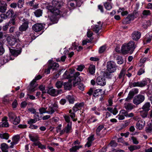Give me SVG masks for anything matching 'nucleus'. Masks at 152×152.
<instances>
[{
  "label": "nucleus",
  "mask_w": 152,
  "mask_h": 152,
  "mask_svg": "<svg viewBox=\"0 0 152 152\" xmlns=\"http://www.w3.org/2000/svg\"><path fill=\"white\" fill-rule=\"evenodd\" d=\"M124 107L127 110H130L134 109L135 106L130 103L125 104Z\"/></svg>",
  "instance_id": "22"
},
{
  "label": "nucleus",
  "mask_w": 152,
  "mask_h": 152,
  "mask_svg": "<svg viewBox=\"0 0 152 152\" xmlns=\"http://www.w3.org/2000/svg\"><path fill=\"white\" fill-rule=\"evenodd\" d=\"M8 117L10 121L14 120V119L15 118L16 116L15 114L12 112H10L8 113Z\"/></svg>",
  "instance_id": "34"
},
{
  "label": "nucleus",
  "mask_w": 152,
  "mask_h": 152,
  "mask_svg": "<svg viewBox=\"0 0 152 152\" xmlns=\"http://www.w3.org/2000/svg\"><path fill=\"white\" fill-rule=\"evenodd\" d=\"M40 114H42L45 113H47L46 108L42 107L39 109Z\"/></svg>",
  "instance_id": "52"
},
{
  "label": "nucleus",
  "mask_w": 152,
  "mask_h": 152,
  "mask_svg": "<svg viewBox=\"0 0 152 152\" xmlns=\"http://www.w3.org/2000/svg\"><path fill=\"white\" fill-rule=\"evenodd\" d=\"M4 51L2 43L0 42V55H2Z\"/></svg>",
  "instance_id": "50"
},
{
  "label": "nucleus",
  "mask_w": 152,
  "mask_h": 152,
  "mask_svg": "<svg viewBox=\"0 0 152 152\" xmlns=\"http://www.w3.org/2000/svg\"><path fill=\"white\" fill-rule=\"evenodd\" d=\"M42 77V76L40 75H38L31 82L30 85L28 87V89L30 92H33L36 90V88L37 86L35 84L36 81L41 79Z\"/></svg>",
  "instance_id": "2"
},
{
  "label": "nucleus",
  "mask_w": 152,
  "mask_h": 152,
  "mask_svg": "<svg viewBox=\"0 0 152 152\" xmlns=\"http://www.w3.org/2000/svg\"><path fill=\"white\" fill-rule=\"evenodd\" d=\"M117 117H118L119 120H122L125 118V117L122 114H121L120 113L117 116Z\"/></svg>",
  "instance_id": "61"
},
{
  "label": "nucleus",
  "mask_w": 152,
  "mask_h": 152,
  "mask_svg": "<svg viewBox=\"0 0 152 152\" xmlns=\"http://www.w3.org/2000/svg\"><path fill=\"white\" fill-rule=\"evenodd\" d=\"M28 27V23L26 21L23 23L19 28V30L21 31H25Z\"/></svg>",
  "instance_id": "19"
},
{
  "label": "nucleus",
  "mask_w": 152,
  "mask_h": 152,
  "mask_svg": "<svg viewBox=\"0 0 152 152\" xmlns=\"http://www.w3.org/2000/svg\"><path fill=\"white\" fill-rule=\"evenodd\" d=\"M48 9L52 13L56 16L60 14L59 10L56 8L53 7H48Z\"/></svg>",
  "instance_id": "14"
},
{
  "label": "nucleus",
  "mask_w": 152,
  "mask_h": 152,
  "mask_svg": "<svg viewBox=\"0 0 152 152\" xmlns=\"http://www.w3.org/2000/svg\"><path fill=\"white\" fill-rule=\"evenodd\" d=\"M96 83L97 85L103 86L105 85L106 79L102 76L98 77L96 80Z\"/></svg>",
  "instance_id": "7"
},
{
  "label": "nucleus",
  "mask_w": 152,
  "mask_h": 152,
  "mask_svg": "<svg viewBox=\"0 0 152 152\" xmlns=\"http://www.w3.org/2000/svg\"><path fill=\"white\" fill-rule=\"evenodd\" d=\"M7 40L9 45L13 46L16 42V39L13 36H11L7 37Z\"/></svg>",
  "instance_id": "10"
},
{
  "label": "nucleus",
  "mask_w": 152,
  "mask_h": 152,
  "mask_svg": "<svg viewBox=\"0 0 152 152\" xmlns=\"http://www.w3.org/2000/svg\"><path fill=\"white\" fill-rule=\"evenodd\" d=\"M146 131L147 133H151L152 131V124L149 123L148 124L146 128Z\"/></svg>",
  "instance_id": "36"
},
{
  "label": "nucleus",
  "mask_w": 152,
  "mask_h": 152,
  "mask_svg": "<svg viewBox=\"0 0 152 152\" xmlns=\"http://www.w3.org/2000/svg\"><path fill=\"white\" fill-rule=\"evenodd\" d=\"M7 4L4 1L0 3V12L4 13L7 10Z\"/></svg>",
  "instance_id": "17"
},
{
  "label": "nucleus",
  "mask_w": 152,
  "mask_h": 152,
  "mask_svg": "<svg viewBox=\"0 0 152 152\" xmlns=\"http://www.w3.org/2000/svg\"><path fill=\"white\" fill-rule=\"evenodd\" d=\"M98 25H96L93 26L92 28V30L96 33H97L99 30L101 29L102 25L100 21L98 22L97 23Z\"/></svg>",
  "instance_id": "16"
},
{
  "label": "nucleus",
  "mask_w": 152,
  "mask_h": 152,
  "mask_svg": "<svg viewBox=\"0 0 152 152\" xmlns=\"http://www.w3.org/2000/svg\"><path fill=\"white\" fill-rule=\"evenodd\" d=\"M144 66H143V68H141L138 71L137 75H140L143 73H144L145 72V69L144 68Z\"/></svg>",
  "instance_id": "47"
},
{
  "label": "nucleus",
  "mask_w": 152,
  "mask_h": 152,
  "mask_svg": "<svg viewBox=\"0 0 152 152\" xmlns=\"http://www.w3.org/2000/svg\"><path fill=\"white\" fill-rule=\"evenodd\" d=\"M104 5L105 8L107 10H110L112 8L111 5L110 3L107 2L104 4Z\"/></svg>",
  "instance_id": "45"
},
{
  "label": "nucleus",
  "mask_w": 152,
  "mask_h": 152,
  "mask_svg": "<svg viewBox=\"0 0 152 152\" xmlns=\"http://www.w3.org/2000/svg\"><path fill=\"white\" fill-rule=\"evenodd\" d=\"M72 123H68L66 126L65 128L64 131L66 133H69L70 132L71 130Z\"/></svg>",
  "instance_id": "24"
},
{
  "label": "nucleus",
  "mask_w": 152,
  "mask_h": 152,
  "mask_svg": "<svg viewBox=\"0 0 152 152\" xmlns=\"http://www.w3.org/2000/svg\"><path fill=\"white\" fill-rule=\"evenodd\" d=\"M110 145L111 147H115L117 145V143L114 141H112L110 143Z\"/></svg>",
  "instance_id": "64"
},
{
  "label": "nucleus",
  "mask_w": 152,
  "mask_h": 152,
  "mask_svg": "<svg viewBox=\"0 0 152 152\" xmlns=\"http://www.w3.org/2000/svg\"><path fill=\"white\" fill-rule=\"evenodd\" d=\"M104 128V126L103 125H101L99 126L97 128L96 134L97 136L99 137H104V135L102 134L100 132V131Z\"/></svg>",
  "instance_id": "15"
},
{
  "label": "nucleus",
  "mask_w": 152,
  "mask_h": 152,
  "mask_svg": "<svg viewBox=\"0 0 152 152\" xmlns=\"http://www.w3.org/2000/svg\"><path fill=\"white\" fill-rule=\"evenodd\" d=\"M138 89L137 88H134L132 89L131 90L128 94V96L126 100L127 99H132L134 95L137 94L138 92Z\"/></svg>",
  "instance_id": "11"
},
{
  "label": "nucleus",
  "mask_w": 152,
  "mask_h": 152,
  "mask_svg": "<svg viewBox=\"0 0 152 152\" xmlns=\"http://www.w3.org/2000/svg\"><path fill=\"white\" fill-rule=\"evenodd\" d=\"M145 99V97L144 95L138 94L134 98L133 102L134 104L137 105L143 102Z\"/></svg>",
  "instance_id": "3"
},
{
  "label": "nucleus",
  "mask_w": 152,
  "mask_h": 152,
  "mask_svg": "<svg viewBox=\"0 0 152 152\" xmlns=\"http://www.w3.org/2000/svg\"><path fill=\"white\" fill-rule=\"evenodd\" d=\"M116 60H117V63L118 64H121L123 63L124 61L122 59L121 57L118 56L116 57Z\"/></svg>",
  "instance_id": "42"
},
{
  "label": "nucleus",
  "mask_w": 152,
  "mask_h": 152,
  "mask_svg": "<svg viewBox=\"0 0 152 152\" xmlns=\"http://www.w3.org/2000/svg\"><path fill=\"white\" fill-rule=\"evenodd\" d=\"M71 82L64 83V88L66 90H70L72 87V85Z\"/></svg>",
  "instance_id": "29"
},
{
  "label": "nucleus",
  "mask_w": 152,
  "mask_h": 152,
  "mask_svg": "<svg viewBox=\"0 0 152 152\" xmlns=\"http://www.w3.org/2000/svg\"><path fill=\"white\" fill-rule=\"evenodd\" d=\"M147 83L146 81L142 80L141 81L131 83H130L129 85L131 88L135 87H142L145 86Z\"/></svg>",
  "instance_id": "5"
},
{
  "label": "nucleus",
  "mask_w": 152,
  "mask_h": 152,
  "mask_svg": "<svg viewBox=\"0 0 152 152\" xmlns=\"http://www.w3.org/2000/svg\"><path fill=\"white\" fill-rule=\"evenodd\" d=\"M120 113L121 114H122L124 117L126 116V117L127 112L125 110H121L120 111Z\"/></svg>",
  "instance_id": "60"
},
{
  "label": "nucleus",
  "mask_w": 152,
  "mask_h": 152,
  "mask_svg": "<svg viewBox=\"0 0 152 152\" xmlns=\"http://www.w3.org/2000/svg\"><path fill=\"white\" fill-rule=\"evenodd\" d=\"M9 135L8 133H0V138L2 139L8 140L9 138Z\"/></svg>",
  "instance_id": "33"
},
{
  "label": "nucleus",
  "mask_w": 152,
  "mask_h": 152,
  "mask_svg": "<svg viewBox=\"0 0 152 152\" xmlns=\"http://www.w3.org/2000/svg\"><path fill=\"white\" fill-rule=\"evenodd\" d=\"M34 144L36 146H37L38 147L41 149H46V146L45 145H42L39 142H35L34 143Z\"/></svg>",
  "instance_id": "30"
},
{
  "label": "nucleus",
  "mask_w": 152,
  "mask_h": 152,
  "mask_svg": "<svg viewBox=\"0 0 152 152\" xmlns=\"http://www.w3.org/2000/svg\"><path fill=\"white\" fill-rule=\"evenodd\" d=\"M70 116L71 118H72V120L73 121H75L77 120V119H75V113L73 112L72 113H71L70 114Z\"/></svg>",
  "instance_id": "63"
},
{
  "label": "nucleus",
  "mask_w": 152,
  "mask_h": 152,
  "mask_svg": "<svg viewBox=\"0 0 152 152\" xmlns=\"http://www.w3.org/2000/svg\"><path fill=\"white\" fill-rule=\"evenodd\" d=\"M145 124V121L142 119H139L136 123V127L138 130H142L144 128Z\"/></svg>",
  "instance_id": "9"
},
{
  "label": "nucleus",
  "mask_w": 152,
  "mask_h": 152,
  "mask_svg": "<svg viewBox=\"0 0 152 152\" xmlns=\"http://www.w3.org/2000/svg\"><path fill=\"white\" fill-rule=\"evenodd\" d=\"M64 118L65 121L68 123H72V122L70 121V118L69 116L65 115L64 116Z\"/></svg>",
  "instance_id": "58"
},
{
  "label": "nucleus",
  "mask_w": 152,
  "mask_h": 152,
  "mask_svg": "<svg viewBox=\"0 0 152 152\" xmlns=\"http://www.w3.org/2000/svg\"><path fill=\"white\" fill-rule=\"evenodd\" d=\"M140 148L141 146L140 145H132L129 147L128 149L130 151L132 152L134 150L139 149Z\"/></svg>",
  "instance_id": "26"
},
{
  "label": "nucleus",
  "mask_w": 152,
  "mask_h": 152,
  "mask_svg": "<svg viewBox=\"0 0 152 152\" xmlns=\"http://www.w3.org/2000/svg\"><path fill=\"white\" fill-rule=\"evenodd\" d=\"M130 19L128 18L127 16L126 18H125L123 21V23L124 24H127L129 23L130 21Z\"/></svg>",
  "instance_id": "56"
},
{
  "label": "nucleus",
  "mask_w": 152,
  "mask_h": 152,
  "mask_svg": "<svg viewBox=\"0 0 152 152\" xmlns=\"http://www.w3.org/2000/svg\"><path fill=\"white\" fill-rule=\"evenodd\" d=\"M20 119L19 116L16 117L12 121H11L12 122L13 124L15 125H17L19 124L20 122Z\"/></svg>",
  "instance_id": "39"
},
{
  "label": "nucleus",
  "mask_w": 152,
  "mask_h": 152,
  "mask_svg": "<svg viewBox=\"0 0 152 152\" xmlns=\"http://www.w3.org/2000/svg\"><path fill=\"white\" fill-rule=\"evenodd\" d=\"M20 136L19 135H16L14 136L12 138V140L17 144L19 140Z\"/></svg>",
  "instance_id": "40"
},
{
  "label": "nucleus",
  "mask_w": 152,
  "mask_h": 152,
  "mask_svg": "<svg viewBox=\"0 0 152 152\" xmlns=\"http://www.w3.org/2000/svg\"><path fill=\"white\" fill-rule=\"evenodd\" d=\"M0 19H2V21L3 20H5L8 18L5 14H2L0 15Z\"/></svg>",
  "instance_id": "59"
},
{
  "label": "nucleus",
  "mask_w": 152,
  "mask_h": 152,
  "mask_svg": "<svg viewBox=\"0 0 152 152\" xmlns=\"http://www.w3.org/2000/svg\"><path fill=\"white\" fill-rule=\"evenodd\" d=\"M49 66H50V68L54 70L56 69L58 67L59 65L58 63H54L53 64H50L49 65Z\"/></svg>",
  "instance_id": "37"
},
{
  "label": "nucleus",
  "mask_w": 152,
  "mask_h": 152,
  "mask_svg": "<svg viewBox=\"0 0 152 152\" xmlns=\"http://www.w3.org/2000/svg\"><path fill=\"white\" fill-rule=\"evenodd\" d=\"M34 13L36 17H39L42 15V11L40 9H37L34 12Z\"/></svg>",
  "instance_id": "31"
},
{
  "label": "nucleus",
  "mask_w": 152,
  "mask_h": 152,
  "mask_svg": "<svg viewBox=\"0 0 152 152\" xmlns=\"http://www.w3.org/2000/svg\"><path fill=\"white\" fill-rule=\"evenodd\" d=\"M102 91L101 89H97L95 90L94 92L93 95L94 96H98L101 94V92Z\"/></svg>",
  "instance_id": "38"
},
{
  "label": "nucleus",
  "mask_w": 152,
  "mask_h": 152,
  "mask_svg": "<svg viewBox=\"0 0 152 152\" xmlns=\"http://www.w3.org/2000/svg\"><path fill=\"white\" fill-rule=\"evenodd\" d=\"M49 20L52 22L53 23H56L57 22V19L55 17H54L53 16H51L49 18Z\"/></svg>",
  "instance_id": "51"
},
{
  "label": "nucleus",
  "mask_w": 152,
  "mask_h": 152,
  "mask_svg": "<svg viewBox=\"0 0 152 152\" xmlns=\"http://www.w3.org/2000/svg\"><path fill=\"white\" fill-rule=\"evenodd\" d=\"M37 121V120L35 118L34 119H30L29 121H28V124L31 125L32 124L35 123Z\"/></svg>",
  "instance_id": "49"
},
{
  "label": "nucleus",
  "mask_w": 152,
  "mask_h": 152,
  "mask_svg": "<svg viewBox=\"0 0 152 152\" xmlns=\"http://www.w3.org/2000/svg\"><path fill=\"white\" fill-rule=\"evenodd\" d=\"M132 141L133 143L135 145L138 144L139 142L137 139L134 137H132Z\"/></svg>",
  "instance_id": "53"
},
{
  "label": "nucleus",
  "mask_w": 152,
  "mask_h": 152,
  "mask_svg": "<svg viewBox=\"0 0 152 152\" xmlns=\"http://www.w3.org/2000/svg\"><path fill=\"white\" fill-rule=\"evenodd\" d=\"M152 38V36H150L149 35H147L145 37V40L147 43L149 42Z\"/></svg>",
  "instance_id": "54"
},
{
  "label": "nucleus",
  "mask_w": 152,
  "mask_h": 152,
  "mask_svg": "<svg viewBox=\"0 0 152 152\" xmlns=\"http://www.w3.org/2000/svg\"><path fill=\"white\" fill-rule=\"evenodd\" d=\"M5 14L8 18H10L13 15L14 12L12 10L10 9L7 11Z\"/></svg>",
  "instance_id": "32"
},
{
  "label": "nucleus",
  "mask_w": 152,
  "mask_h": 152,
  "mask_svg": "<svg viewBox=\"0 0 152 152\" xmlns=\"http://www.w3.org/2000/svg\"><path fill=\"white\" fill-rule=\"evenodd\" d=\"M10 52L14 56H17L21 52L20 50H17L9 49Z\"/></svg>",
  "instance_id": "25"
},
{
  "label": "nucleus",
  "mask_w": 152,
  "mask_h": 152,
  "mask_svg": "<svg viewBox=\"0 0 152 152\" xmlns=\"http://www.w3.org/2000/svg\"><path fill=\"white\" fill-rule=\"evenodd\" d=\"M43 27L42 24L37 23L34 25L32 26L33 29L36 32H38L41 31Z\"/></svg>",
  "instance_id": "13"
},
{
  "label": "nucleus",
  "mask_w": 152,
  "mask_h": 152,
  "mask_svg": "<svg viewBox=\"0 0 152 152\" xmlns=\"http://www.w3.org/2000/svg\"><path fill=\"white\" fill-rule=\"evenodd\" d=\"M9 124L7 121H3L0 123V127H8Z\"/></svg>",
  "instance_id": "43"
},
{
  "label": "nucleus",
  "mask_w": 152,
  "mask_h": 152,
  "mask_svg": "<svg viewBox=\"0 0 152 152\" xmlns=\"http://www.w3.org/2000/svg\"><path fill=\"white\" fill-rule=\"evenodd\" d=\"M150 11L149 10H144L142 12V14L144 16H147L151 15Z\"/></svg>",
  "instance_id": "48"
},
{
  "label": "nucleus",
  "mask_w": 152,
  "mask_h": 152,
  "mask_svg": "<svg viewBox=\"0 0 152 152\" xmlns=\"http://www.w3.org/2000/svg\"><path fill=\"white\" fill-rule=\"evenodd\" d=\"M85 67L84 65H80L78 66L77 68V69L78 71L81 72L83 71Z\"/></svg>",
  "instance_id": "57"
},
{
  "label": "nucleus",
  "mask_w": 152,
  "mask_h": 152,
  "mask_svg": "<svg viewBox=\"0 0 152 152\" xmlns=\"http://www.w3.org/2000/svg\"><path fill=\"white\" fill-rule=\"evenodd\" d=\"M24 1V0H18L17 4L18 8H21L23 7Z\"/></svg>",
  "instance_id": "41"
},
{
  "label": "nucleus",
  "mask_w": 152,
  "mask_h": 152,
  "mask_svg": "<svg viewBox=\"0 0 152 152\" xmlns=\"http://www.w3.org/2000/svg\"><path fill=\"white\" fill-rule=\"evenodd\" d=\"M126 45L130 50L132 52L135 48L134 42L133 41H130Z\"/></svg>",
  "instance_id": "18"
},
{
  "label": "nucleus",
  "mask_w": 152,
  "mask_h": 152,
  "mask_svg": "<svg viewBox=\"0 0 152 152\" xmlns=\"http://www.w3.org/2000/svg\"><path fill=\"white\" fill-rule=\"evenodd\" d=\"M63 85V82L62 81H58L56 83V87L58 88H61Z\"/></svg>",
  "instance_id": "46"
},
{
  "label": "nucleus",
  "mask_w": 152,
  "mask_h": 152,
  "mask_svg": "<svg viewBox=\"0 0 152 152\" xmlns=\"http://www.w3.org/2000/svg\"><path fill=\"white\" fill-rule=\"evenodd\" d=\"M9 146L6 143H3L1 145V148L3 152H8Z\"/></svg>",
  "instance_id": "21"
},
{
  "label": "nucleus",
  "mask_w": 152,
  "mask_h": 152,
  "mask_svg": "<svg viewBox=\"0 0 152 152\" xmlns=\"http://www.w3.org/2000/svg\"><path fill=\"white\" fill-rule=\"evenodd\" d=\"M82 147V146L81 145H75L73 146L72 148H70L69 149V151L70 152H76L77 150Z\"/></svg>",
  "instance_id": "23"
},
{
  "label": "nucleus",
  "mask_w": 152,
  "mask_h": 152,
  "mask_svg": "<svg viewBox=\"0 0 152 152\" xmlns=\"http://www.w3.org/2000/svg\"><path fill=\"white\" fill-rule=\"evenodd\" d=\"M121 52L124 54H126L129 53V51H130L126 44H124L121 47Z\"/></svg>",
  "instance_id": "20"
},
{
  "label": "nucleus",
  "mask_w": 152,
  "mask_h": 152,
  "mask_svg": "<svg viewBox=\"0 0 152 152\" xmlns=\"http://www.w3.org/2000/svg\"><path fill=\"white\" fill-rule=\"evenodd\" d=\"M29 138L30 140L33 142H36L38 140V137L37 136H32L31 135L29 136Z\"/></svg>",
  "instance_id": "44"
},
{
  "label": "nucleus",
  "mask_w": 152,
  "mask_h": 152,
  "mask_svg": "<svg viewBox=\"0 0 152 152\" xmlns=\"http://www.w3.org/2000/svg\"><path fill=\"white\" fill-rule=\"evenodd\" d=\"M75 70H71L70 72L66 71L63 74V76L64 79H66L71 78L70 80H73V85L74 86H76L78 85V82L75 81L76 78L80 75L79 72H77L74 73Z\"/></svg>",
  "instance_id": "1"
},
{
  "label": "nucleus",
  "mask_w": 152,
  "mask_h": 152,
  "mask_svg": "<svg viewBox=\"0 0 152 152\" xmlns=\"http://www.w3.org/2000/svg\"><path fill=\"white\" fill-rule=\"evenodd\" d=\"M88 69L89 72L91 75H93L95 72V66L93 65H91L89 66Z\"/></svg>",
  "instance_id": "27"
},
{
  "label": "nucleus",
  "mask_w": 152,
  "mask_h": 152,
  "mask_svg": "<svg viewBox=\"0 0 152 152\" xmlns=\"http://www.w3.org/2000/svg\"><path fill=\"white\" fill-rule=\"evenodd\" d=\"M107 69L110 73L113 72L116 69L117 66L115 63L113 61H109L107 63Z\"/></svg>",
  "instance_id": "4"
},
{
  "label": "nucleus",
  "mask_w": 152,
  "mask_h": 152,
  "mask_svg": "<svg viewBox=\"0 0 152 152\" xmlns=\"http://www.w3.org/2000/svg\"><path fill=\"white\" fill-rule=\"evenodd\" d=\"M151 105L149 102L146 103L142 106V108L144 110L148 112L150 110Z\"/></svg>",
  "instance_id": "28"
},
{
  "label": "nucleus",
  "mask_w": 152,
  "mask_h": 152,
  "mask_svg": "<svg viewBox=\"0 0 152 152\" xmlns=\"http://www.w3.org/2000/svg\"><path fill=\"white\" fill-rule=\"evenodd\" d=\"M66 98L68 100L70 103H74L75 99L72 96L68 95L66 96Z\"/></svg>",
  "instance_id": "35"
},
{
  "label": "nucleus",
  "mask_w": 152,
  "mask_h": 152,
  "mask_svg": "<svg viewBox=\"0 0 152 152\" xmlns=\"http://www.w3.org/2000/svg\"><path fill=\"white\" fill-rule=\"evenodd\" d=\"M59 90L57 91L56 89L53 88V87L49 88L48 90L47 93L53 96H57L59 94Z\"/></svg>",
  "instance_id": "8"
},
{
  "label": "nucleus",
  "mask_w": 152,
  "mask_h": 152,
  "mask_svg": "<svg viewBox=\"0 0 152 152\" xmlns=\"http://www.w3.org/2000/svg\"><path fill=\"white\" fill-rule=\"evenodd\" d=\"M58 106L56 102L54 104H50L49 105V107L47 113L49 114H52L55 112L56 110L58 108Z\"/></svg>",
  "instance_id": "6"
},
{
  "label": "nucleus",
  "mask_w": 152,
  "mask_h": 152,
  "mask_svg": "<svg viewBox=\"0 0 152 152\" xmlns=\"http://www.w3.org/2000/svg\"><path fill=\"white\" fill-rule=\"evenodd\" d=\"M141 33L138 31H134L132 34V38L134 40L137 41L141 37Z\"/></svg>",
  "instance_id": "12"
},
{
  "label": "nucleus",
  "mask_w": 152,
  "mask_h": 152,
  "mask_svg": "<svg viewBox=\"0 0 152 152\" xmlns=\"http://www.w3.org/2000/svg\"><path fill=\"white\" fill-rule=\"evenodd\" d=\"M106 47L104 46H103L101 47L99 49V52L100 53H103L105 50Z\"/></svg>",
  "instance_id": "62"
},
{
  "label": "nucleus",
  "mask_w": 152,
  "mask_h": 152,
  "mask_svg": "<svg viewBox=\"0 0 152 152\" xmlns=\"http://www.w3.org/2000/svg\"><path fill=\"white\" fill-rule=\"evenodd\" d=\"M140 115L143 118L146 117L148 115V112L145 111V112L142 111L141 112Z\"/></svg>",
  "instance_id": "55"
}]
</instances>
